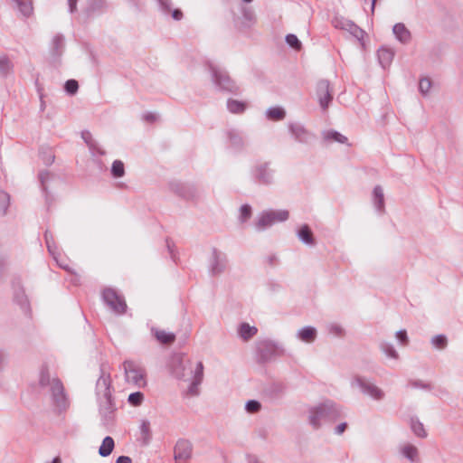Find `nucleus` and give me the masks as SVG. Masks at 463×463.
I'll use <instances>...</instances> for the list:
<instances>
[{
	"mask_svg": "<svg viewBox=\"0 0 463 463\" xmlns=\"http://www.w3.org/2000/svg\"><path fill=\"white\" fill-rule=\"evenodd\" d=\"M248 463H261L255 456H250L248 458Z\"/></svg>",
	"mask_w": 463,
	"mask_h": 463,
	"instance_id": "nucleus-64",
	"label": "nucleus"
},
{
	"mask_svg": "<svg viewBox=\"0 0 463 463\" xmlns=\"http://www.w3.org/2000/svg\"><path fill=\"white\" fill-rule=\"evenodd\" d=\"M192 444L186 439H179L175 446V459L187 460L192 456Z\"/></svg>",
	"mask_w": 463,
	"mask_h": 463,
	"instance_id": "nucleus-19",
	"label": "nucleus"
},
{
	"mask_svg": "<svg viewBox=\"0 0 463 463\" xmlns=\"http://www.w3.org/2000/svg\"><path fill=\"white\" fill-rule=\"evenodd\" d=\"M288 130L291 138L298 144L308 146L316 138V135L300 122H288Z\"/></svg>",
	"mask_w": 463,
	"mask_h": 463,
	"instance_id": "nucleus-10",
	"label": "nucleus"
},
{
	"mask_svg": "<svg viewBox=\"0 0 463 463\" xmlns=\"http://www.w3.org/2000/svg\"><path fill=\"white\" fill-rule=\"evenodd\" d=\"M397 450L399 456L410 463H420V452L415 445L404 442L398 446Z\"/></svg>",
	"mask_w": 463,
	"mask_h": 463,
	"instance_id": "nucleus-16",
	"label": "nucleus"
},
{
	"mask_svg": "<svg viewBox=\"0 0 463 463\" xmlns=\"http://www.w3.org/2000/svg\"><path fill=\"white\" fill-rule=\"evenodd\" d=\"M316 92L321 109L323 110L327 109L333 99L329 81L327 80H320L317 84Z\"/></svg>",
	"mask_w": 463,
	"mask_h": 463,
	"instance_id": "nucleus-15",
	"label": "nucleus"
},
{
	"mask_svg": "<svg viewBox=\"0 0 463 463\" xmlns=\"http://www.w3.org/2000/svg\"><path fill=\"white\" fill-rule=\"evenodd\" d=\"M7 355L4 350L0 349V372L5 368L6 364Z\"/></svg>",
	"mask_w": 463,
	"mask_h": 463,
	"instance_id": "nucleus-59",
	"label": "nucleus"
},
{
	"mask_svg": "<svg viewBox=\"0 0 463 463\" xmlns=\"http://www.w3.org/2000/svg\"><path fill=\"white\" fill-rule=\"evenodd\" d=\"M255 23L254 12L250 8H243L242 10V25L245 28H250Z\"/></svg>",
	"mask_w": 463,
	"mask_h": 463,
	"instance_id": "nucleus-41",
	"label": "nucleus"
},
{
	"mask_svg": "<svg viewBox=\"0 0 463 463\" xmlns=\"http://www.w3.org/2000/svg\"><path fill=\"white\" fill-rule=\"evenodd\" d=\"M286 43L294 50L299 51L301 49V42L298 40V38L293 34L289 33L286 35Z\"/></svg>",
	"mask_w": 463,
	"mask_h": 463,
	"instance_id": "nucleus-45",
	"label": "nucleus"
},
{
	"mask_svg": "<svg viewBox=\"0 0 463 463\" xmlns=\"http://www.w3.org/2000/svg\"><path fill=\"white\" fill-rule=\"evenodd\" d=\"M257 332V327L251 326L248 323H241L238 328V334L244 341H248L252 338Z\"/></svg>",
	"mask_w": 463,
	"mask_h": 463,
	"instance_id": "nucleus-30",
	"label": "nucleus"
},
{
	"mask_svg": "<svg viewBox=\"0 0 463 463\" xmlns=\"http://www.w3.org/2000/svg\"><path fill=\"white\" fill-rule=\"evenodd\" d=\"M79 89V84L76 80H68L64 84V90L70 95H74Z\"/></svg>",
	"mask_w": 463,
	"mask_h": 463,
	"instance_id": "nucleus-52",
	"label": "nucleus"
},
{
	"mask_svg": "<svg viewBox=\"0 0 463 463\" xmlns=\"http://www.w3.org/2000/svg\"><path fill=\"white\" fill-rule=\"evenodd\" d=\"M123 368L126 381L128 383H131L138 388L146 386V371L139 364L134 361L127 360L123 363Z\"/></svg>",
	"mask_w": 463,
	"mask_h": 463,
	"instance_id": "nucleus-7",
	"label": "nucleus"
},
{
	"mask_svg": "<svg viewBox=\"0 0 463 463\" xmlns=\"http://www.w3.org/2000/svg\"><path fill=\"white\" fill-rule=\"evenodd\" d=\"M112 386H111V377L109 372V365L101 364L100 366V375L96 383V398L97 400L101 398H108L112 396Z\"/></svg>",
	"mask_w": 463,
	"mask_h": 463,
	"instance_id": "nucleus-11",
	"label": "nucleus"
},
{
	"mask_svg": "<svg viewBox=\"0 0 463 463\" xmlns=\"http://www.w3.org/2000/svg\"><path fill=\"white\" fill-rule=\"evenodd\" d=\"M12 287L14 290V301L24 309L26 310L29 307V301L27 296L25 295V291L22 286L20 279H14L12 282Z\"/></svg>",
	"mask_w": 463,
	"mask_h": 463,
	"instance_id": "nucleus-17",
	"label": "nucleus"
},
{
	"mask_svg": "<svg viewBox=\"0 0 463 463\" xmlns=\"http://www.w3.org/2000/svg\"><path fill=\"white\" fill-rule=\"evenodd\" d=\"M152 332L158 342L165 345H169L175 342V335L173 333L165 330L152 329Z\"/></svg>",
	"mask_w": 463,
	"mask_h": 463,
	"instance_id": "nucleus-33",
	"label": "nucleus"
},
{
	"mask_svg": "<svg viewBox=\"0 0 463 463\" xmlns=\"http://www.w3.org/2000/svg\"><path fill=\"white\" fill-rule=\"evenodd\" d=\"M322 137L323 139L326 142H337L340 144H346L348 141L345 136L333 129L323 131Z\"/></svg>",
	"mask_w": 463,
	"mask_h": 463,
	"instance_id": "nucleus-27",
	"label": "nucleus"
},
{
	"mask_svg": "<svg viewBox=\"0 0 463 463\" xmlns=\"http://www.w3.org/2000/svg\"><path fill=\"white\" fill-rule=\"evenodd\" d=\"M380 350L389 358L397 360L399 359V354L394 348L393 345L387 341H382L379 344Z\"/></svg>",
	"mask_w": 463,
	"mask_h": 463,
	"instance_id": "nucleus-38",
	"label": "nucleus"
},
{
	"mask_svg": "<svg viewBox=\"0 0 463 463\" xmlns=\"http://www.w3.org/2000/svg\"><path fill=\"white\" fill-rule=\"evenodd\" d=\"M392 33L395 39L402 44L406 45L411 42V33L403 23L395 24L392 27Z\"/></svg>",
	"mask_w": 463,
	"mask_h": 463,
	"instance_id": "nucleus-21",
	"label": "nucleus"
},
{
	"mask_svg": "<svg viewBox=\"0 0 463 463\" xmlns=\"http://www.w3.org/2000/svg\"><path fill=\"white\" fill-rule=\"evenodd\" d=\"M288 217L289 213L287 210L263 211L258 216L255 228L258 232H263L276 223L286 222Z\"/></svg>",
	"mask_w": 463,
	"mask_h": 463,
	"instance_id": "nucleus-6",
	"label": "nucleus"
},
{
	"mask_svg": "<svg viewBox=\"0 0 463 463\" xmlns=\"http://www.w3.org/2000/svg\"><path fill=\"white\" fill-rule=\"evenodd\" d=\"M378 61L383 69L388 68L394 58V51L391 48L382 47L377 51Z\"/></svg>",
	"mask_w": 463,
	"mask_h": 463,
	"instance_id": "nucleus-23",
	"label": "nucleus"
},
{
	"mask_svg": "<svg viewBox=\"0 0 463 463\" xmlns=\"http://www.w3.org/2000/svg\"><path fill=\"white\" fill-rule=\"evenodd\" d=\"M50 176V173L48 171H43L39 174V179L43 187V190L45 191V182L48 180Z\"/></svg>",
	"mask_w": 463,
	"mask_h": 463,
	"instance_id": "nucleus-56",
	"label": "nucleus"
},
{
	"mask_svg": "<svg viewBox=\"0 0 463 463\" xmlns=\"http://www.w3.org/2000/svg\"><path fill=\"white\" fill-rule=\"evenodd\" d=\"M344 416L343 409L331 400H326L308 409V423L318 430L324 423L333 422Z\"/></svg>",
	"mask_w": 463,
	"mask_h": 463,
	"instance_id": "nucleus-2",
	"label": "nucleus"
},
{
	"mask_svg": "<svg viewBox=\"0 0 463 463\" xmlns=\"http://www.w3.org/2000/svg\"><path fill=\"white\" fill-rule=\"evenodd\" d=\"M77 3L78 0H68L70 13H74L75 11H77Z\"/></svg>",
	"mask_w": 463,
	"mask_h": 463,
	"instance_id": "nucleus-62",
	"label": "nucleus"
},
{
	"mask_svg": "<svg viewBox=\"0 0 463 463\" xmlns=\"http://www.w3.org/2000/svg\"><path fill=\"white\" fill-rule=\"evenodd\" d=\"M431 88V81L429 78H422L419 82V90L423 95L426 96Z\"/></svg>",
	"mask_w": 463,
	"mask_h": 463,
	"instance_id": "nucleus-51",
	"label": "nucleus"
},
{
	"mask_svg": "<svg viewBox=\"0 0 463 463\" xmlns=\"http://www.w3.org/2000/svg\"><path fill=\"white\" fill-rule=\"evenodd\" d=\"M10 203V196L7 193L0 191V214L5 215Z\"/></svg>",
	"mask_w": 463,
	"mask_h": 463,
	"instance_id": "nucleus-44",
	"label": "nucleus"
},
{
	"mask_svg": "<svg viewBox=\"0 0 463 463\" xmlns=\"http://www.w3.org/2000/svg\"><path fill=\"white\" fill-rule=\"evenodd\" d=\"M111 174L114 177L119 178L125 175L124 164L120 160H115L111 166Z\"/></svg>",
	"mask_w": 463,
	"mask_h": 463,
	"instance_id": "nucleus-43",
	"label": "nucleus"
},
{
	"mask_svg": "<svg viewBox=\"0 0 463 463\" xmlns=\"http://www.w3.org/2000/svg\"><path fill=\"white\" fill-rule=\"evenodd\" d=\"M346 428H347L346 422H342V423L338 424L335 429V434L342 435L345 432V430H346Z\"/></svg>",
	"mask_w": 463,
	"mask_h": 463,
	"instance_id": "nucleus-58",
	"label": "nucleus"
},
{
	"mask_svg": "<svg viewBox=\"0 0 463 463\" xmlns=\"http://www.w3.org/2000/svg\"><path fill=\"white\" fill-rule=\"evenodd\" d=\"M159 5V8L162 13L167 14L171 11L172 1L171 0H156Z\"/></svg>",
	"mask_w": 463,
	"mask_h": 463,
	"instance_id": "nucleus-54",
	"label": "nucleus"
},
{
	"mask_svg": "<svg viewBox=\"0 0 463 463\" xmlns=\"http://www.w3.org/2000/svg\"><path fill=\"white\" fill-rule=\"evenodd\" d=\"M261 408L260 403L256 400H250L245 404V409L250 413L258 412Z\"/></svg>",
	"mask_w": 463,
	"mask_h": 463,
	"instance_id": "nucleus-53",
	"label": "nucleus"
},
{
	"mask_svg": "<svg viewBox=\"0 0 463 463\" xmlns=\"http://www.w3.org/2000/svg\"><path fill=\"white\" fill-rule=\"evenodd\" d=\"M317 335V331L314 326H307L298 331L297 336L305 343H313Z\"/></svg>",
	"mask_w": 463,
	"mask_h": 463,
	"instance_id": "nucleus-25",
	"label": "nucleus"
},
{
	"mask_svg": "<svg viewBox=\"0 0 463 463\" xmlns=\"http://www.w3.org/2000/svg\"><path fill=\"white\" fill-rule=\"evenodd\" d=\"M227 267V255L215 248L213 249L208 267L210 274L212 276H219L226 270Z\"/></svg>",
	"mask_w": 463,
	"mask_h": 463,
	"instance_id": "nucleus-13",
	"label": "nucleus"
},
{
	"mask_svg": "<svg viewBox=\"0 0 463 463\" xmlns=\"http://www.w3.org/2000/svg\"><path fill=\"white\" fill-rule=\"evenodd\" d=\"M430 343L435 348L443 350L448 345V339L445 335H437L431 338Z\"/></svg>",
	"mask_w": 463,
	"mask_h": 463,
	"instance_id": "nucleus-42",
	"label": "nucleus"
},
{
	"mask_svg": "<svg viewBox=\"0 0 463 463\" xmlns=\"http://www.w3.org/2000/svg\"><path fill=\"white\" fill-rule=\"evenodd\" d=\"M251 216V207L249 204H243L240 208L239 219L241 222H247Z\"/></svg>",
	"mask_w": 463,
	"mask_h": 463,
	"instance_id": "nucleus-48",
	"label": "nucleus"
},
{
	"mask_svg": "<svg viewBox=\"0 0 463 463\" xmlns=\"http://www.w3.org/2000/svg\"><path fill=\"white\" fill-rule=\"evenodd\" d=\"M170 13H171L172 17L176 21H179L183 18V13L180 9H172L171 8Z\"/></svg>",
	"mask_w": 463,
	"mask_h": 463,
	"instance_id": "nucleus-60",
	"label": "nucleus"
},
{
	"mask_svg": "<svg viewBox=\"0 0 463 463\" xmlns=\"http://www.w3.org/2000/svg\"><path fill=\"white\" fill-rule=\"evenodd\" d=\"M276 170L271 162H258L250 169V177L259 185L270 186L275 184Z\"/></svg>",
	"mask_w": 463,
	"mask_h": 463,
	"instance_id": "nucleus-5",
	"label": "nucleus"
},
{
	"mask_svg": "<svg viewBox=\"0 0 463 463\" xmlns=\"http://www.w3.org/2000/svg\"><path fill=\"white\" fill-rule=\"evenodd\" d=\"M279 346L271 341H264L259 344L258 352L262 361L270 360L278 354Z\"/></svg>",
	"mask_w": 463,
	"mask_h": 463,
	"instance_id": "nucleus-18",
	"label": "nucleus"
},
{
	"mask_svg": "<svg viewBox=\"0 0 463 463\" xmlns=\"http://www.w3.org/2000/svg\"><path fill=\"white\" fill-rule=\"evenodd\" d=\"M169 188L174 194L186 200H195L198 196L197 189L191 184L173 181L169 184Z\"/></svg>",
	"mask_w": 463,
	"mask_h": 463,
	"instance_id": "nucleus-14",
	"label": "nucleus"
},
{
	"mask_svg": "<svg viewBox=\"0 0 463 463\" xmlns=\"http://www.w3.org/2000/svg\"><path fill=\"white\" fill-rule=\"evenodd\" d=\"M17 5V8L19 12L24 16H30V14L33 13V1L32 0H12Z\"/></svg>",
	"mask_w": 463,
	"mask_h": 463,
	"instance_id": "nucleus-39",
	"label": "nucleus"
},
{
	"mask_svg": "<svg viewBox=\"0 0 463 463\" xmlns=\"http://www.w3.org/2000/svg\"><path fill=\"white\" fill-rule=\"evenodd\" d=\"M327 331L329 334L338 337L343 336L345 334L344 328L339 324L336 323L329 324L327 326Z\"/></svg>",
	"mask_w": 463,
	"mask_h": 463,
	"instance_id": "nucleus-49",
	"label": "nucleus"
},
{
	"mask_svg": "<svg viewBox=\"0 0 463 463\" xmlns=\"http://www.w3.org/2000/svg\"><path fill=\"white\" fill-rule=\"evenodd\" d=\"M64 50V37L57 34L52 38L51 45V55L53 61H58Z\"/></svg>",
	"mask_w": 463,
	"mask_h": 463,
	"instance_id": "nucleus-22",
	"label": "nucleus"
},
{
	"mask_svg": "<svg viewBox=\"0 0 463 463\" xmlns=\"http://www.w3.org/2000/svg\"><path fill=\"white\" fill-rule=\"evenodd\" d=\"M81 137L84 139L85 143L89 146L91 154L93 156L99 155L103 156L105 155V151L98 145V143L92 138V136L90 132L89 131H83L81 133Z\"/></svg>",
	"mask_w": 463,
	"mask_h": 463,
	"instance_id": "nucleus-26",
	"label": "nucleus"
},
{
	"mask_svg": "<svg viewBox=\"0 0 463 463\" xmlns=\"http://www.w3.org/2000/svg\"><path fill=\"white\" fill-rule=\"evenodd\" d=\"M227 109L232 113V114H242L247 107H248V104L247 102L245 101H241V100H237V99H229L227 100Z\"/></svg>",
	"mask_w": 463,
	"mask_h": 463,
	"instance_id": "nucleus-29",
	"label": "nucleus"
},
{
	"mask_svg": "<svg viewBox=\"0 0 463 463\" xmlns=\"http://www.w3.org/2000/svg\"><path fill=\"white\" fill-rule=\"evenodd\" d=\"M116 463H132V460L128 456H120L117 458Z\"/></svg>",
	"mask_w": 463,
	"mask_h": 463,
	"instance_id": "nucleus-63",
	"label": "nucleus"
},
{
	"mask_svg": "<svg viewBox=\"0 0 463 463\" xmlns=\"http://www.w3.org/2000/svg\"><path fill=\"white\" fill-rule=\"evenodd\" d=\"M115 447L114 439L110 436L103 439L102 443L99 449V454L101 457H108L111 454Z\"/></svg>",
	"mask_w": 463,
	"mask_h": 463,
	"instance_id": "nucleus-35",
	"label": "nucleus"
},
{
	"mask_svg": "<svg viewBox=\"0 0 463 463\" xmlns=\"http://www.w3.org/2000/svg\"><path fill=\"white\" fill-rule=\"evenodd\" d=\"M207 68L211 73L213 84L222 91L238 94L240 88L230 77L229 73L222 68L212 61L207 62Z\"/></svg>",
	"mask_w": 463,
	"mask_h": 463,
	"instance_id": "nucleus-4",
	"label": "nucleus"
},
{
	"mask_svg": "<svg viewBox=\"0 0 463 463\" xmlns=\"http://www.w3.org/2000/svg\"><path fill=\"white\" fill-rule=\"evenodd\" d=\"M172 373L177 379H184L191 374V383L189 384L186 394L192 397L198 396L200 393L199 386L203 379V364L198 362L194 370L192 367V362L185 358L184 354L176 355L172 361Z\"/></svg>",
	"mask_w": 463,
	"mask_h": 463,
	"instance_id": "nucleus-1",
	"label": "nucleus"
},
{
	"mask_svg": "<svg viewBox=\"0 0 463 463\" xmlns=\"http://www.w3.org/2000/svg\"><path fill=\"white\" fill-rule=\"evenodd\" d=\"M396 339L402 345H406L409 343V338L407 335V332L404 329L399 330L396 332Z\"/></svg>",
	"mask_w": 463,
	"mask_h": 463,
	"instance_id": "nucleus-55",
	"label": "nucleus"
},
{
	"mask_svg": "<svg viewBox=\"0 0 463 463\" xmlns=\"http://www.w3.org/2000/svg\"><path fill=\"white\" fill-rule=\"evenodd\" d=\"M361 1H362V5H363V7L364 10H366V5H368L369 8L371 9L372 13H373L376 0H361Z\"/></svg>",
	"mask_w": 463,
	"mask_h": 463,
	"instance_id": "nucleus-57",
	"label": "nucleus"
},
{
	"mask_svg": "<svg viewBox=\"0 0 463 463\" xmlns=\"http://www.w3.org/2000/svg\"><path fill=\"white\" fill-rule=\"evenodd\" d=\"M99 415L103 426L108 427L113 424L117 406L113 396L97 400Z\"/></svg>",
	"mask_w": 463,
	"mask_h": 463,
	"instance_id": "nucleus-9",
	"label": "nucleus"
},
{
	"mask_svg": "<svg viewBox=\"0 0 463 463\" xmlns=\"http://www.w3.org/2000/svg\"><path fill=\"white\" fill-rule=\"evenodd\" d=\"M298 237L304 244L307 245H313L315 242L312 231L307 224H304L299 228L298 231Z\"/></svg>",
	"mask_w": 463,
	"mask_h": 463,
	"instance_id": "nucleus-28",
	"label": "nucleus"
},
{
	"mask_svg": "<svg viewBox=\"0 0 463 463\" xmlns=\"http://www.w3.org/2000/svg\"><path fill=\"white\" fill-rule=\"evenodd\" d=\"M352 385L358 386L364 395L370 397L373 401L381 402L385 398L384 391L369 378L357 375L354 378Z\"/></svg>",
	"mask_w": 463,
	"mask_h": 463,
	"instance_id": "nucleus-8",
	"label": "nucleus"
},
{
	"mask_svg": "<svg viewBox=\"0 0 463 463\" xmlns=\"http://www.w3.org/2000/svg\"><path fill=\"white\" fill-rule=\"evenodd\" d=\"M411 431L419 438L424 439L427 437V431L424 429L423 424L417 417L411 418L410 421Z\"/></svg>",
	"mask_w": 463,
	"mask_h": 463,
	"instance_id": "nucleus-36",
	"label": "nucleus"
},
{
	"mask_svg": "<svg viewBox=\"0 0 463 463\" xmlns=\"http://www.w3.org/2000/svg\"><path fill=\"white\" fill-rule=\"evenodd\" d=\"M40 384L42 386L50 384V391L53 405L60 411H66L70 406V401L65 393L64 387L59 379L49 380V376L42 373L40 378Z\"/></svg>",
	"mask_w": 463,
	"mask_h": 463,
	"instance_id": "nucleus-3",
	"label": "nucleus"
},
{
	"mask_svg": "<svg viewBox=\"0 0 463 463\" xmlns=\"http://www.w3.org/2000/svg\"><path fill=\"white\" fill-rule=\"evenodd\" d=\"M342 28L348 31L354 37L358 40H361L364 37V32L351 21L343 22Z\"/></svg>",
	"mask_w": 463,
	"mask_h": 463,
	"instance_id": "nucleus-37",
	"label": "nucleus"
},
{
	"mask_svg": "<svg viewBox=\"0 0 463 463\" xmlns=\"http://www.w3.org/2000/svg\"><path fill=\"white\" fill-rule=\"evenodd\" d=\"M373 200L378 212L384 210V195L382 186L376 185L373 191Z\"/></svg>",
	"mask_w": 463,
	"mask_h": 463,
	"instance_id": "nucleus-32",
	"label": "nucleus"
},
{
	"mask_svg": "<svg viewBox=\"0 0 463 463\" xmlns=\"http://www.w3.org/2000/svg\"><path fill=\"white\" fill-rule=\"evenodd\" d=\"M266 118L271 121H280L286 117V111L281 107H270L265 112Z\"/></svg>",
	"mask_w": 463,
	"mask_h": 463,
	"instance_id": "nucleus-31",
	"label": "nucleus"
},
{
	"mask_svg": "<svg viewBox=\"0 0 463 463\" xmlns=\"http://www.w3.org/2000/svg\"><path fill=\"white\" fill-rule=\"evenodd\" d=\"M102 299L105 304L116 314L122 315L125 313L127 305L122 297H120L115 289L105 288L102 292Z\"/></svg>",
	"mask_w": 463,
	"mask_h": 463,
	"instance_id": "nucleus-12",
	"label": "nucleus"
},
{
	"mask_svg": "<svg viewBox=\"0 0 463 463\" xmlns=\"http://www.w3.org/2000/svg\"><path fill=\"white\" fill-rule=\"evenodd\" d=\"M12 69V64L6 56H0V75L5 76Z\"/></svg>",
	"mask_w": 463,
	"mask_h": 463,
	"instance_id": "nucleus-47",
	"label": "nucleus"
},
{
	"mask_svg": "<svg viewBox=\"0 0 463 463\" xmlns=\"http://www.w3.org/2000/svg\"><path fill=\"white\" fill-rule=\"evenodd\" d=\"M106 0H88V5L86 7L87 16H92L99 14L107 9Z\"/></svg>",
	"mask_w": 463,
	"mask_h": 463,
	"instance_id": "nucleus-24",
	"label": "nucleus"
},
{
	"mask_svg": "<svg viewBox=\"0 0 463 463\" xmlns=\"http://www.w3.org/2000/svg\"><path fill=\"white\" fill-rule=\"evenodd\" d=\"M408 386L414 389H422L427 391L431 390V385L428 383H424L421 380H410L408 383Z\"/></svg>",
	"mask_w": 463,
	"mask_h": 463,
	"instance_id": "nucleus-50",
	"label": "nucleus"
},
{
	"mask_svg": "<svg viewBox=\"0 0 463 463\" xmlns=\"http://www.w3.org/2000/svg\"><path fill=\"white\" fill-rule=\"evenodd\" d=\"M157 116L154 113H151V112H148V113H146L144 116H143V119L147 121V122H154L156 119Z\"/></svg>",
	"mask_w": 463,
	"mask_h": 463,
	"instance_id": "nucleus-61",
	"label": "nucleus"
},
{
	"mask_svg": "<svg viewBox=\"0 0 463 463\" xmlns=\"http://www.w3.org/2000/svg\"><path fill=\"white\" fill-rule=\"evenodd\" d=\"M229 146L235 151H241L246 145L243 135L236 129H229L226 132Z\"/></svg>",
	"mask_w": 463,
	"mask_h": 463,
	"instance_id": "nucleus-20",
	"label": "nucleus"
},
{
	"mask_svg": "<svg viewBox=\"0 0 463 463\" xmlns=\"http://www.w3.org/2000/svg\"><path fill=\"white\" fill-rule=\"evenodd\" d=\"M152 439L150 430V423L147 420H143L140 425V442L143 446H147Z\"/></svg>",
	"mask_w": 463,
	"mask_h": 463,
	"instance_id": "nucleus-34",
	"label": "nucleus"
},
{
	"mask_svg": "<svg viewBox=\"0 0 463 463\" xmlns=\"http://www.w3.org/2000/svg\"><path fill=\"white\" fill-rule=\"evenodd\" d=\"M144 400V394L141 392H132L128 395V402L132 406H139Z\"/></svg>",
	"mask_w": 463,
	"mask_h": 463,
	"instance_id": "nucleus-46",
	"label": "nucleus"
},
{
	"mask_svg": "<svg viewBox=\"0 0 463 463\" xmlns=\"http://www.w3.org/2000/svg\"><path fill=\"white\" fill-rule=\"evenodd\" d=\"M44 239L49 253L53 257L54 260H57V247L53 236L49 231L45 232Z\"/></svg>",
	"mask_w": 463,
	"mask_h": 463,
	"instance_id": "nucleus-40",
	"label": "nucleus"
}]
</instances>
